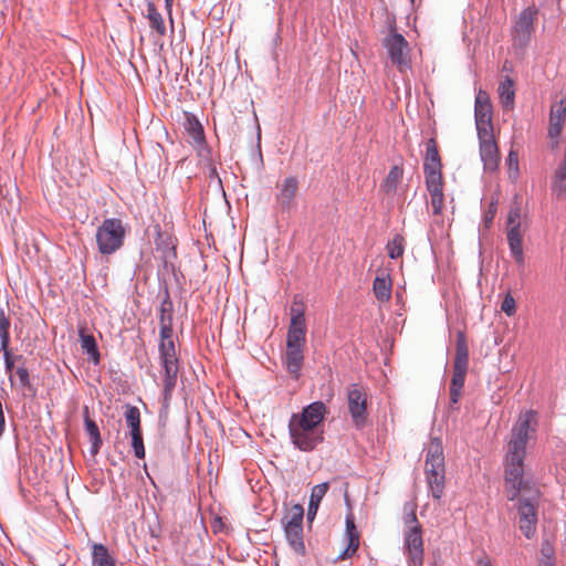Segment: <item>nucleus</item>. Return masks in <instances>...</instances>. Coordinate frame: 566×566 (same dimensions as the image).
I'll list each match as a JSON object with an SVG mask.
<instances>
[{"instance_id": "1", "label": "nucleus", "mask_w": 566, "mask_h": 566, "mask_svg": "<svg viewBox=\"0 0 566 566\" xmlns=\"http://www.w3.org/2000/svg\"><path fill=\"white\" fill-rule=\"evenodd\" d=\"M534 420L535 415L532 411L521 416L512 429L511 439L507 443L504 480L510 501H514L521 492L531 489L530 482L524 478V458L532 429L531 424Z\"/></svg>"}, {"instance_id": "2", "label": "nucleus", "mask_w": 566, "mask_h": 566, "mask_svg": "<svg viewBox=\"0 0 566 566\" xmlns=\"http://www.w3.org/2000/svg\"><path fill=\"white\" fill-rule=\"evenodd\" d=\"M305 317L304 310L301 304L294 302L291 307V324L286 337V352L284 355V364L290 374L295 378L300 376L304 360L305 347Z\"/></svg>"}, {"instance_id": "3", "label": "nucleus", "mask_w": 566, "mask_h": 566, "mask_svg": "<svg viewBox=\"0 0 566 566\" xmlns=\"http://www.w3.org/2000/svg\"><path fill=\"white\" fill-rule=\"evenodd\" d=\"M423 172L433 212H441L443 209H446L443 205L444 195L442 163L438 150L437 140L433 137L430 138L426 144Z\"/></svg>"}, {"instance_id": "4", "label": "nucleus", "mask_w": 566, "mask_h": 566, "mask_svg": "<svg viewBox=\"0 0 566 566\" xmlns=\"http://www.w3.org/2000/svg\"><path fill=\"white\" fill-rule=\"evenodd\" d=\"M159 359L163 369L164 406L167 407L177 385L179 360L172 339V324L160 326Z\"/></svg>"}, {"instance_id": "5", "label": "nucleus", "mask_w": 566, "mask_h": 566, "mask_svg": "<svg viewBox=\"0 0 566 566\" xmlns=\"http://www.w3.org/2000/svg\"><path fill=\"white\" fill-rule=\"evenodd\" d=\"M424 473L432 497L440 500L444 490V454L439 438L431 439L426 449Z\"/></svg>"}, {"instance_id": "6", "label": "nucleus", "mask_w": 566, "mask_h": 566, "mask_svg": "<svg viewBox=\"0 0 566 566\" xmlns=\"http://www.w3.org/2000/svg\"><path fill=\"white\" fill-rule=\"evenodd\" d=\"M126 227L120 219H105L96 230V243L98 251L104 255H109L119 250L126 235Z\"/></svg>"}, {"instance_id": "7", "label": "nucleus", "mask_w": 566, "mask_h": 566, "mask_svg": "<svg viewBox=\"0 0 566 566\" xmlns=\"http://www.w3.org/2000/svg\"><path fill=\"white\" fill-rule=\"evenodd\" d=\"M406 530L403 532V552L408 566H421L423 563V541L421 526L415 512L405 517Z\"/></svg>"}, {"instance_id": "8", "label": "nucleus", "mask_w": 566, "mask_h": 566, "mask_svg": "<svg viewBox=\"0 0 566 566\" xmlns=\"http://www.w3.org/2000/svg\"><path fill=\"white\" fill-rule=\"evenodd\" d=\"M530 228L527 214H509L506 221V238L510 252L518 265H523L525 258L523 251V237Z\"/></svg>"}, {"instance_id": "9", "label": "nucleus", "mask_w": 566, "mask_h": 566, "mask_svg": "<svg viewBox=\"0 0 566 566\" xmlns=\"http://www.w3.org/2000/svg\"><path fill=\"white\" fill-rule=\"evenodd\" d=\"M289 433L292 443L301 451H311L323 441V428L313 427L301 421L290 419Z\"/></svg>"}, {"instance_id": "10", "label": "nucleus", "mask_w": 566, "mask_h": 566, "mask_svg": "<svg viewBox=\"0 0 566 566\" xmlns=\"http://www.w3.org/2000/svg\"><path fill=\"white\" fill-rule=\"evenodd\" d=\"M304 510L300 504L293 505L283 518L285 538L289 545L297 554L305 553L303 541Z\"/></svg>"}, {"instance_id": "11", "label": "nucleus", "mask_w": 566, "mask_h": 566, "mask_svg": "<svg viewBox=\"0 0 566 566\" xmlns=\"http://www.w3.org/2000/svg\"><path fill=\"white\" fill-rule=\"evenodd\" d=\"M537 14L538 10L534 6L527 7L520 12L512 29L513 44L515 46L524 48L528 44L535 30L534 25Z\"/></svg>"}, {"instance_id": "12", "label": "nucleus", "mask_w": 566, "mask_h": 566, "mask_svg": "<svg viewBox=\"0 0 566 566\" xmlns=\"http://www.w3.org/2000/svg\"><path fill=\"white\" fill-rule=\"evenodd\" d=\"M347 405L348 411L352 417L354 424L357 428H361L367 421V392L366 390L357 385L353 384L347 387Z\"/></svg>"}, {"instance_id": "13", "label": "nucleus", "mask_w": 566, "mask_h": 566, "mask_svg": "<svg viewBox=\"0 0 566 566\" xmlns=\"http://www.w3.org/2000/svg\"><path fill=\"white\" fill-rule=\"evenodd\" d=\"M474 115L478 134L482 133L485 136L488 132H493L491 99L489 94L482 90L475 97Z\"/></svg>"}, {"instance_id": "14", "label": "nucleus", "mask_w": 566, "mask_h": 566, "mask_svg": "<svg viewBox=\"0 0 566 566\" xmlns=\"http://www.w3.org/2000/svg\"><path fill=\"white\" fill-rule=\"evenodd\" d=\"M518 527L526 538H533L537 528V509L531 499H521L517 504Z\"/></svg>"}, {"instance_id": "15", "label": "nucleus", "mask_w": 566, "mask_h": 566, "mask_svg": "<svg viewBox=\"0 0 566 566\" xmlns=\"http://www.w3.org/2000/svg\"><path fill=\"white\" fill-rule=\"evenodd\" d=\"M384 45L388 51L391 62L396 64L400 70H403L409 66L408 42L401 34H389L385 39Z\"/></svg>"}, {"instance_id": "16", "label": "nucleus", "mask_w": 566, "mask_h": 566, "mask_svg": "<svg viewBox=\"0 0 566 566\" xmlns=\"http://www.w3.org/2000/svg\"><path fill=\"white\" fill-rule=\"evenodd\" d=\"M478 136L480 140V155L484 164V169L495 170L500 163V153L493 132H488L485 136L480 133Z\"/></svg>"}, {"instance_id": "17", "label": "nucleus", "mask_w": 566, "mask_h": 566, "mask_svg": "<svg viewBox=\"0 0 566 566\" xmlns=\"http://www.w3.org/2000/svg\"><path fill=\"white\" fill-rule=\"evenodd\" d=\"M327 413V407L323 401H314L302 409L300 413H293L291 419L323 428V420Z\"/></svg>"}, {"instance_id": "18", "label": "nucleus", "mask_w": 566, "mask_h": 566, "mask_svg": "<svg viewBox=\"0 0 566 566\" xmlns=\"http://www.w3.org/2000/svg\"><path fill=\"white\" fill-rule=\"evenodd\" d=\"M345 526L344 541L346 542V546L338 554L335 560H345L353 557L359 547V533L356 528L353 513H348L346 515Z\"/></svg>"}, {"instance_id": "19", "label": "nucleus", "mask_w": 566, "mask_h": 566, "mask_svg": "<svg viewBox=\"0 0 566 566\" xmlns=\"http://www.w3.org/2000/svg\"><path fill=\"white\" fill-rule=\"evenodd\" d=\"M392 282L386 269H379L373 283V292L380 303H386L391 297Z\"/></svg>"}, {"instance_id": "20", "label": "nucleus", "mask_w": 566, "mask_h": 566, "mask_svg": "<svg viewBox=\"0 0 566 566\" xmlns=\"http://www.w3.org/2000/svg\"><path fill=\"white\" fill-rule=\"evenodd\" d=\"M184 127L191 138V145L200 151L206 143L203 127L200 122L191 113H185Z\"/></svg>"}, {"instance_id": "21", "label": "nucleus", "mask_w": 566, "mask_h": 566, "mask_svg": "<svg viewBox=\"0 0 566 566\" xmlns=\"http://www.w3.org/2000/svg\"><path fill=\"white\" fill-rule=\"evenodd\" d=\"M78 337L83 353H85L88 356L90 360L97 365L101 359L97 343L93 334L87 333L85 325L78 326Z\"/></svg>"}, {"instance_id": "22", "label": "nucleus", "mask_w": 566, "mask_h": 566, "mask_svg": "<svg viewBox=\"0 0 566 566\" xmlns=\"http://www.w3.org/2000/svg\"><path fill=\"white\" fill-rule=\"evenodd\" d=\"M298 188V181L295 177H287L283 180L277 200L281 202L283 209H289L290 203L293 201Z\"/></svg>"}, {"instance_id": "23", "label": "nucleus", "mask_w": 566, "mask_h": 566, "mask_svg": "<svg viewBox=\"0 0 566 566\" xmlns=\"http://www.w3.org/2000/svg\"><path fill=\"white\" fill-rule=\"evenodd\" d=\"M403 177V169L401 166L395 165L390 168L389 172L385 177L384 181L380 185V190L386 195L396 193L399 184L401 182Z\"/></svg>"}, {"instance_id": "24", "label": "nucleus", "mask_w": 566, "mask_h": 566, "mask_svg": "<svg viewBox=\"0 0 566 566\" xmlns=\"http://www.w3.org/2000/svg\"><path fill=\"white\" fill-rule=\"evenodd\" d=\"M468 365H469V348H468V344H467V338H465V335L463 332H458L453 368L468 370Z\"/></svg>"}, {"instance_id": "25", "label": "nucleus", "mask_w": 566, "mask_h": 566, "mask_svg": "<svg viewBox=\"0 0 566 566\" xmlns=\"http://www.w3.org/2000/svg\"><path fill=\"white\" fill-rule=\"evenodd\" d=\"M92 566H116L115 558L105 545L92 544Z\"/></svg>"}, {"instance_id": "26", "label": "nucleus", "mask_w": 566, "mask_h": 566, "mask_svg": "<svg viewBox=\"0 0 566 566\" xmlns=\"http://www.w3.org/2000/svg\"><path fill=\"white\" fill-rule=\"evenodd\" d=\"M497 92L503 107L505 109H513L515 91L514 83L509 76H506L503 81L500 82Z\"/></svg>"}, {"instance_id": "27", "label": "nucleus", "mask_w": 566, "mask_h": 566, "mask_svg": "<svg viewBox=\"0 0 566 566\" xmlns=\"http://www.w3.org/2000/svg\"><path fill=\"white\" fill-rule=\"evenodd\" d=\"M156 245L157 251H161V258L165 262H169L176 256V244L170 234L158 232Z\"/></svg>"}, {"instance_id": "28", "label": "nucleus", "mask_w": 566, "mask_h": 566, "mask_svg": "<svg viewBox=\"0 0 566 566\" xmlns=\"http://www.w3.org/2000/svg\"><path fill=\"white\" fill-rule=\"evenodd\" d=\"M146 18L149 21V27L151 30H154L159 36H164L166 34L164 18L153 2L147 3Z\"/></svg>"}, {"instance_id": "29", "label": "nucleus", "mask_w": 566, "mask_h": 566, "mask_svg": "<svg viewBox=\"0 0 566 566\" xmlns=\"http://www.w3.org/2000/svg\"><path fill=\"white\" fill-rule=\"evenodd\" d=\"M84 423H85V430H86L87 434L90 436V440L92 443L91 453L96 454L102 446V439H101L99 429H98L97 424L95 423V421H93L88 417L87 407H85Z\"/></svg>"}, {"instance_id": "30", "label": "nucleus", "mask_w": 566, "mask_h": 566, "mask_svg": "<svg viewBox=\"0 0 566 566\" xmlns=\"http://www.w3.org/2000/svg\"><path fill=\"white\" fill-rule=\"evenodd\" d=\"M0 206L1 209L6 210L7 212L20 210V200L17 187L11 186L9 189H7L6 195H3L2 199L0 200Z\"/></svg>"}, {"instance_id": "31", "label": "nucleus", "mask_w": 566, "mask_h": 566, "mask_svg": "<svg viewBox=\"0 0 566 566\" xmlns=\"http://www.w3.org/2000/svg\"><path fill=\"white\" fill-rule=\"evenodd\" d=\"M566 118V99L555 102L549 112V123L564 125Z\"/></svg>"}, {"instance_id": "32", "label": "nucleus", "mask_w": 566, "mask_h": 566, "mask_svg": "<svg viewBox=\"0 0 566 566\" xmlns=\"http://www.w3.org/2000/svg\"><path fill=\"white\" fill-rule=\"evenodd\" d=\"M124 417L129 431H138L140 429V411L137 407L127 405L125 407Z\"/></svg>"}, {"instance_id": "33", "label": "nucleus", "mask_w": 566, "mask_h": 566, "mask_svg": "<svg viewBox=\"0 0 566 566\" xmlns=\"http://www.w3.org/2000/svg\"><path fill=\"white\" fill-rule=\"evenodd\" d=\"M181 176L175 177V172L170 177H164V196H178L182 191V187L180 185Z\"/></svg>"}, {"instance_id": "34", "label": "nucleus", "mask_w": 566, "mask_h": 566, "mask_svg": "<svg viewBox=\"0 0 566 566\" xmlns=\"http://www.w3.org/2000/svg\"><path fill=\"white\" fill-rule=\"evenodd\" d=\"M387 251L390 259H398L405 252V239L400 234L395 237L387 243Z\"/></svg>"}, {"instance_id": "35", "label": "nucleus", "mask_w": 566, "mask_h": 566, "mask_svg": "<svg viewBox=\"0 0 566 566\" xmlns=\"http://www.w3.org/2000/svg\"><path fill=\"white\" fill-rule=\"evenodd\" d=\"M10 319L2 308H0V345L2 348L8 347L10 343Z\"/></svg>"}, {"instance_id": "36", "label": "nucleus", "mask_w": 566, "mask_h": 566, "mask_svg": "<svg viewBox=\"0 0 566 566\" xmlns=\"http://www.w3.org/2000/svg\"><path fill=\"white\" fill-rule=\"evenodd\" d=\"M132 438V448L134 450V454L138 459L145 458V447L142 436V430L138 431H129Z\"/></svg>"}, {"instance_id": "37", "label": "nucleus", "mask_w": 566, "mask_h": 566, "mask_svg": "<svg viewBox=\"0 0 566 566\" xmlns=\"http://www.w3.org/2000/svg\"><path fill=\"white\" fill-rule=\"evenodd\" d=\"M14 377H18L19 379V384L21 387H27L30 382V378H29V371L28 369L24 367V366H19L15 371H14V375H10L9 376V380L10 382L13 385V381H14Z\"/></svg>"}, {"instance_id": "38", "label": "nucleus", "mask_w": 566, "mask_h": 566, "mask_svg": "<svg viewBox=\"0 0 566 566\" xmlns=\"http://www.w3.org/2000/svg\"><path fill=\"white\" fill-rule=\"evenodd\" d=\"M327 491H328L327 482L315 485L312 489L310 502L319 504Z\"/></svg>"}, {"instance_id": "39", "label": "nucleus", "mask_w": 566, "mask_h": 566, "mask_svg": "<svg viewBox=\"0 0 566 566\" xmlns=\"http://www.w3.org/2000/svg\"><path fill=\"white\" fill-rule=\"evenodd\" d=\"M501 310L507 315L513 316L516 312V303L514 297L507 293L501 304Z\"/></svg>"}, {"instance_id": "40", "label": "nucleus", "mask_w": 566, "mask_h": 566, "mask_svg": "<svg viewBox=\"0 0 566 566\" xmlns=\"http://www.w3.org/2000/svg\"><path fill=\"white\" fill-rule=\"evenodd\" d=\"M467 369H454L450 387L462 389L464 386Z\"/></svg>"}, {"instance_id": "41", "label": "nucleus", "mask_w": 566, "mask_h": 566, "mask_svg": "<svg viewBox=\"0 0 566 566\" xmlns=\"http://www.w3.org/2000/svg\"><path fill=\"white\" fill-rule=\"evenodd\" d=\"M0 349H1L2 355H3L6 371L11 374L12 370H13L14 361H13V359L11 357V353L9 350V346L4 347V348H2L0 346Z\"/></svg>"}, {"instance_id": "42", "label": "nucleus", "mask_w": 566, "mask_h": 566, "mask_svg": "<svg viewBox=\"0 0 566 566\" xmlns=\"http://www.w3.org/2000/svg\"><path fill=\"white\" fill-rule=\"evenodd\" d=\"M563 127H564V125H558V124L555 125L554 123H549L548 136L551 139H555L556 145L558 144V138L562 135Z\"/></svg>"}, {"instance_id": "43", "label": "nucleus", "mask_w": 566, "mask_h": 566, "mask_svg": "<svg viewBox=\"0 0 566 566\" xmlns=\"http://www.w3.org/2000/svg\"><path fill=\"white\" fill-rule=\"evenodd\" d=\"M172 324L171 314L166 310L165 305L160 308V326Z\"/></svg>"}, {"instance_id": "44", "label": "nucleus", "mask_w": 566, "mask_h": 566, "mask_svg": "<svg viewBox=\"0 0 566 566\" xmlns=\"http://www.w3.org/2000/svg\"><path fill=\"white\" fill-rule=\"evenodd\" d=\"M318 506H319V504H317V503H313V502L308 503L307 518L310 521H312L314 518V516L316 515Z\"/></svg>"}, {"instance_id": "45", "label": "nucleus", "mask_w": 566, "mask_h": 566, "mask_svg": "<svg viewBox=\"0 0 566 566\" xmlns=\"http://www.w3.org/2000/svg\"><path fill=\"white\" fill-rule=\"evenodd\" d=\"M462 389L450 387V399L453 403H457L460 399Z\"/></svg>"}, {"instance_id": "46", "label": "nucleus", "mask_w": 566, "mask_h": 566, "mask_svg": "<svg viewBox=\"0 0 566 566\" xmlns=\"http://www.w3.org/2000/svg\"><path fill=\"white\" fill-rule=\"evenodd\" d=\"M4 429H6V418H4V412H3V406H2V402L0 401V438L2 437V434L4 432Z\"/></svg>"}, {"instance_id": "47", "label": "nucleus", "mask_w": 566, "mask_h": 566, "mask_svg": "<svg viewBox=\"0 0 566 566\" xmlns=\"http://www.w3.org/2000/svg\"><path fill=\"white\" fill-rule=\"evenodd\" d=\"M172 3H174V0H165V6H166L169 17H171ZM170 22H171V24L174 23L172 18H170Z\"/></svg>"}, {"instance_id": "48", "label": "nucleus", "mask_w": 566, "mask_h": 566, "mask_svg": "<svg viewBox=\"0 0 566 566\" xmlns=\"http://www.w3.org/2000/svg\"><path fill=\"white\" fill-rule=\"evenodd\" d=\"M493 217H494V214H485L483 222H484V227L486 229L492 224Z\"/></svg>"}, {"instance_id": "49", "label": "nucleus", "mask_w": 566, "mask_h": 566, "mask_svg": "<svg viewBox=\"0 0 566 566\" xmlns=\"http://www.w3.org/2000/svg\"><path fill=\"white\" fill-rule=\"evenodd\" d=\"M509 161H510V166H512L513 163H515L517 165V157L513 151H511L509 155Z\"/></svg>"}, {"instance_id": "50", "label": "nucleus", "mask_w": 566, "mask_h": 566, "mask_svg": "<svg viewBox=\"0 0 566 566\" xmlns=\"http://www.w3.org/2000/svg\"><path fill=\"white\" fill-rule=\"evenodd\" d=\"M478 566H493L490 559H480Z\"/></svg>"}, {"instance_id": "51", "label": "nucleus", "mask_w": 566, "mask_h": 566, "mask_svg": "<svg viewBox=\"0 0 566 566\" xmlns=\"http://www.w3.org/2000/svg\"><path fill=\"white\" fill-rule=\"evenodd\" d=\"M0 566H4L3 563L0 562Z\"/></svg>"}, {"instance_id": "52", "label": "nucleus", "mask_w": 566, "mask_h": 566, "mask_svg": "<svg viewBox=\"0 0 566 566\" xmlns=\"http://www.w3.org/2000/svg\"><path fill=\"white\" fill-rule=\"evenodd\" d=\"M411 2H413L415 0H410Z\"/></svg>"}]
</instances>
